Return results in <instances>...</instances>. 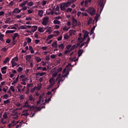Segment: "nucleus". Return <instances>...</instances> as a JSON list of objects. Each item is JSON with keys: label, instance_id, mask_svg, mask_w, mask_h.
Instances as JSON below:
<instances>
[{"label": "nucleus", "instance_id": "f257e3e1", "mask_svg": "<svg viewBox=\"0 0 128 128\" xmlns=\"http://www.w3.org/2000/svg\"><path fill=\"white\" fill-rule=\"evenodd\" d=\"M44 94H42L39 96V100L36 102V105L39 106L40 104H44V102L45 101L44 103H49L50 101V98H48V100L46 98H44Z\"/></svg>", "mask_w": 128, "mask_h": 128}, {"label": "nucleus", "instance_id": "f03ea898", "mask_svg": "<svg viewBox=\"0 0 128 128\" xmlns=\"http://www.w3.org/2000/svg\"><path fill=\"white\" fill-rule=\"evenodd\" d=\"M71 4V2H68L60 4V10L62 11H64L66 9V8L69 7Z\"/></svg>", "mask_w": 128, "mask_h": 128}, {"label": "nucleus", "instance_id": "7ed1b4c3", "mask_svg": "<svg viewBox=\"0 0 128 128\" xmlns=\"http://www.w3.org/2000/svg\"><path fill=\"white\" fill-rule=\"evenodd\" d=\"M71 70L70 68H68L67 70L66 68H64L63 70V74H62V77L68 78V76L69 75V72H70Z\"/></svg>", "mask_w": 128, "mask_h": 128}, {"label": "nucleus", "instance_id": "20e7f679", "mask_svg": "<svg viewBox=\"0 0 128 128\" xmlns=\"http://www.w3.org/2000/svg\"><path fill=\"white\" fill-rule=\"evenodd\" d=\"M88 12L91 16L96 14V10L94 8L90 7L87 10Z\"/></svg>", "mask_w": 128, "mask_h": 128}, {"label": "nucleus", "instance_id": "39448f33", "mask_svg": "<svg viewBox=\"0 0 128 128\" xmlns=\"http://www.w3.org/2000/svg\"><path fill=\"white\" fill-rule=\"evenodd\" d=\"M25 88H26L25 86L23 87L20 84H18V86H16V88L18 90V92H20L21 90H22V91H24Z\"/></svg>", "mask_w": 128, "mask_h": 128}, {"label": "nucleus", "instance_id": "423d86ee", "mask_svg": "<svg viewBox=\"0 0 128 128\" xmlns=\"http://www.w3.org/2000/svg\"><path fill=\"white\" fill-rule=\"evenodd\" d=\"M24 106L25 108H30L31 110H33L34 109V106H31L30 105L28 104V100H26L25 102H24Z\"/></svg>", "mask_w": 128, "mask_h": 128}, {"label": "nucleus", "instance_id": "0eeeda50", "mask_svg": "<svg viewBox=\"0 0 128 128\" xmlns=\"http://www.w3.org/2000/svg\"><path fill=\"white\" fill-rule=\"evenodd\" d=\"M49 22V17H44L42 22L43 26H48Z\"/></svg>", "mask_w": 128, "mask_h": 128}, {"label": "nucleus", "instance_id": "6e6552de", "mask_svg": "<svg viewBox=\"0 0 128 128\" xmlns=\"http://www.w3.org/2000/svg\"><path fill=\"white\" fill-rule=\"evenodd\" d=\"M98 4L100 6V13L102 12V10H104V0H100L98 1Z\"/></svg>", "mask_w": 128, "mask_h": 128}, {"label": "nucleus", "instance_id": "1a4fd4ad", "mask_svg": "<svg viewBox=\"0 0 128 128\" xmlns=\"http://www.w3.org/2000/svg\"><path fill=\"white\" fill-rule=\"evenodd\" d=\"M72 28H74V26H78V20L74 18V17L72 18Z\"/></svg>", "mask_w": 128, "mask_h": 128}, {"label": "nucleus", "instance_id": "9d476101", "mask_svg": "<svg viewBox=\"0 0 128 128\" xmlns=\"http://www.w3.org/2000/svg\"><path fill=\"white\" fill-rule=\"evenodd\" d=\"M49 82L50 86H53L55 84V80L54 78H50Z\"/></svg>", "mask_w": 128, "mask_h": 128}, {"label": "nucleus", "instance_id": "9b49d317", "mask_svg": "<svg viewBox=\"0 0 128 128\" xmlns=\"http://www.w3.org/2000/svg\"><path fill=\"white\" fill-rule=\"evenodd\" d=\"M7 66H3L1 68V72L3 74H5L6 73Z\"/></svg>", "mask_w": 128, "mask_h": 128}, {"label": "nucleus", "instance_id": "f8f14e48", "mask_svg": "<svg viewBox=\"0 0 128 128\" xmlns=\"http://www.w3.org/2000/svg\"><path fill=\"white\" fill-rule=\"evenodd\" d=\"M28 101L34 102H35V98L32 95H30L28 96Z\"/></svg>", "mask_w": 128, "mask_h": 128}, {"label": "nucleus", "instance_id": "ddd939ff", "mask_svg": "<svg viewBox=\"0 0 128 128\" xmlns=\"http://www.w3.org/2000/svg\"><path fill=\"white\" fill-rule=\"evenodd\" d=\"M52 48H58V42L57 41L54 42L52 44Z\"/></svg>", "mask_w": 128, "mask_h": 128}, {"label": "nucleus", "instance_id": "4468645a", "mask_svg": "<svg viewBox=\"0 0 128 128\" xmlns=\"http://www.w3.org/2000/svg\"><path fill=\"white\" fill-rule=\"evenodd\" d=\"M22 10L18 8H16L12 11V13L19 14L21 12Z\"/></svg>", "mask_w": 128, "mask_h": 128}, {"label": "nucleus", "instance_id": "2eb2a0df", "mask_svg": "<svg viewBox=\"0 0 128 128\" xmlns=\"http://www.w3.org/2000/svg\"><path fill=\"white\" fill-rule=\"evenodd\" d=\"M78 40H79L80 42H82L84 40H85L84 39V38L82 37V33H80L79 34V37L78 38Z\"/></svg>", "mask_w": 128, "mask_h": 128}, {"label": "nucleus", "instance_id": "dca6fc26", "mask_svg": "<svg viewBox=\"0 0 128 128\" xmlns=\"http://www.w3.org/2000/svg\"><path fill=\"white\" fill-rule=\"evenodd\" d=\"M66 78V76H63L62 75L58 78V84H60V82H63L64 80L62 78Z\"/></svg>", "mask_w": 128, "mask_h": 128}, {"label": "nucleus", "instance_id": "f3484780", "mask_svg": "<svg viewBox=\"0 0 128 128\" xmlns=\"http://www.w3.org/2000/svg\"><path fill=\"white\" fill-rule=\"evenodd\" d=\"M32 57L30 55H27L26 56V60L27 62H30Z\"/></svg>", "mask_w": 128, "mask_h": 128}, {"label": "nucleus", "instance_id": "a211bd4d", "mask_svg": "<svg viewBox=\"0 0 128 128\" xmlns=\"http://www.w3.org/2000/svg\"><path fill=\"white\" fill-rule=\"evenodd\" d=\"M19 80V75H18V76L16 77V80H14L13 82L12 83V85H14L16 84Z\"/></svg>", "mask_w": 128, "mask_h": 128}, {"label": "nucleus", "instance_id": "6ab92c4d", "mask_svg": "<svg viewBox=\"0 0 128 128\" xmlns=\"http://www.w3.org/2000/svg\"><path fill=\"white\" fill-rule=\"evenodd\" d=\"M28 2V0H26L24 2H23L22 3L19 4V6L20 7H23V6H24L26 5V4Z\"/></svg>", "mask_w": 128, "mask_h": 128}, {"label": "nucleus", "instance_id": "aec40b11", "mask_svg": "<svg viewBox=\"0 0 128 128\" xmlns=\"http://www.w3.org/2000/svg\"><path fill=\"white\" fill-rule=\"evenodd\" d=\"M9 62H10V58L7 57V58H6L5 60L3 62L2 64H8Z\"/></svg>", "mask_w": 128, "mask_h": 128}, {"label": "nucleus", "instance_id": "412c9836", "mask_svg": "<svg viewBox=\"0 0 128 128\" xmlns=\"http://www.w3.org/2000/svg\"><path fill=\"white\" fill-rule=\"evenodd\" d=\"M44 13V12L43 10H39L38 11V15L39 16H40L41 18L43 16Z\"/></svg>", "mask_w": 128, "mask_h": 128}, {"label": "nucleus", "instance_id": "4be33fe9", "mask_svg": "<svg viewBox=\"0 0 128 128\" xmlns=\"http://www.w3.org/2000/svg\"><path fill=\"white\" fill-rule=\"evenodd\" d=\"M38 28L37 26H32V32H36V30H38Z\"/></svg>", "mask_w": 128, "mask_h": 128}, {"label": "nucleus", "instance_id": "5701e85b", "mask_svg": "<svg viewBox=\"0 0 128 128\" xmlns=\"http://www.w3.org/2000/svg\"><path fill=\"white\" fill-rule=\"evenodd\" d=\"M4 34H1V33H0V40L1 42H4Z\"/></svg>", "mask_w": 128, "mask_h": 128}, {"label": "nucleus", "instance_id": "b1692460", "mask_svg": "<svg viewBox=\"0 0 128 128\" xmlns=\"http://www.w3.org/2000/svg\"><path fill=\"white\" fill-rule=\"evenodd\" d=\"M100 15H98V14H96V16H95L94 20H93L94 22V20H96V22H97L98 20V16Z\"/></svg>", "mask_w": 128, "mask_h": 128}, {"label": "nucleus", "instance_id": "393cba45", "mask_svg": "<svg viewBox=\"0 0 128 128\" xmlns=\"http://www.w3.org/2000/svg\"><path fill=\"white\" fill-rule=\"evenodd\" d=\"M54 36H55L54 34L49 35L46 38V40H51V38H52Z\"/></svg>", "mask_w": 128, "mask_h": 128}, {"label": "nucleus", "instance_id": "a878e982", "mask_svg": "<svg viewBox=\"0 0 128 128\" xmlns=\"http://www.w3.org/2000/svg\"><path fill=\"white\" fill-rule=\"evenodd\" d=\"M11 64H12V68H14L16 66H18V63H16V62H13V61H11Z\"/></svg>", "mask_w": 128, "mask_h": 128}, {"label": "nucleus", "instance_id": "bb28decb", "mask_svg": "<svg viewBox=\"0 0 128 128\" xmlns=\"http://www.w3.org/2000/svg\"><path fill=\"white\" fill-rule=\"evenodd\" d=\"M18 57L17 56L13 58L11 60V62H18Z\"/></svg>", "mask_w": 128, "mask_h": 128}, {"label": "nucleus", "instance_id": "cd10ccee", "mask_svg": "<svg viewBox=\"0 0 128 128\" xmlns=\"http://www.w3.org/2000/svg\"><path fill=\"white\" fill-rule=\"evenodd\" d=\"M10 103V100L9 99L4 100V105L8 104Z\"/></svg>", "mask_w": 128, "mask_h": 128}, {"label": "nucleus", "instance_id": "c85d7f7f", "mask_svg": "<svg viewBox=\"0 0 128 128\" xmlns=\"http://www.w3.org/2000/svg\"><path fill=\"white\" fill-rule=\"evenodd\" d=\"M36 60L37 62H42V58L39 56L36 57Z\"/></svg>", "mask_w": 128, "mask_h": 128}, {"label": "nucleus", "instance_id": "c756f323", "mask_svg": "<svg viewBox=\"0 0 128 128\" xmlns=\"http://www.w3.org/2000/svg\"><path fill=\"white\" fill-rule=\"evenodd\" d=\"M54 24H60L61 22L58 20H54Z\"/></svg>", "mask_w": 128, "mask_h": 128}, {"label": "nucleus", "instance_id": "7c9ffc66", "mask_svg": "<svg viewBox=\"0 0 128 128\" xmlns=\"http://www.w3.org/2000/svg\"><path fill=\"white\" fill-rule=\"evenodd\" d=\"M90 37H88L87 39V40L86 42H85V44H86V46H88V42H90Z\"/></svg>", "mask_w": 128, "mask_h": 128}, {"label": "nucleus", "instance_id": "2f4dec72", "mask_svg": "<svg viewBox=\"0 0 128 128\" xmlns=\"http://www.w3.org/2000/svg\"><path fill=\"white\" fill-rule=\"evenodd\" d=\"M42 87V84H37V89L38 90H41Z\"/></svg>", "mask_w": 128, "mask_h": 128}, {"label": "nucleus", "instance_id": "473e14b6", "mask_svg": "<svg viewBox=\"0 0 128 128\" xmlns=\"http://www.w3.org/2000/svg\"><path fill=\"white\" fill-rule=\"evenodd\" d=\"M58 48H62V50H64V44H60L58 46Z\"/></svg>", "mask_w": 128, "mask_h": 128}, {"label": "nucleus", "instance_id": "72a5a7b5", "mask_svg": "<svg viewBox=\"0 0 128 128\" xmlns=\"http://www.w3.org/2000/svg\"><path fill=\"white\" fill-rule=\"evenodd\" d=\"M26 4H27V5L29 6H32L34 5V2L32 1L27 2Z\"/></svg>", "mask_w": 128, "mask_h": 128}, {"label": "nucleus", "instance_id": "f704fd0d", "mask_svg": "<svg viewBox=\"0 0 128 128\" xmlns=\"http://www.w3.org/2000/svg\"><path fill=\"white\" fill-rule=\"evenodd\" d=\"M14 2H15V0L10 1V2L8 4V6H13V4H14Z\"/></svg>", "mask_w": 128, "mask_h": 128}, {"label": "nucleus", "instance_id": "c9c22d12", "mask_svg": "<svg viewBox=\"0 0 128 128\" xmlns=\"http://www.w3.org/2000/svg\"><path fill=\"white\" fill-rule=\"evenodd\" d=\"M38 30L40 32H44V29L43 28H42V27H39L38 28Z\"/></svg>", "mask_w": 128, "mask_h": 128}, {"label": "nucleus", "instance_id": "e433bc0d", "mask_svg": "<svg viewBox=\"0 0 128 128\" xmlns=\"http://www.w3.org/2000/svg\"><path fill=\"white\" fill-rule=\"evenodd\" d=\"M18 36V33H15L13 36H12V40H16L17 36Z\"/></svg>", "mask_w": 128, "mask_h": 128}, {"label": "nucleus", "instance_id": "4c0bfd02", "mask_svg": "<svg viewBox=\"0 0 128 128\" xmlns=\"http://www.w3.org/2000/svg\"><path fill=\"white\" fill-rule=\"evenodd\" d=\"M88 34L89 33H87V32L84 33V40H86V38L88 36Z\"/></svg>", "mask_w": 128, "mask_h": 128}, {"label": "nucleus", "instance_id": "58836bf2", "mask_svg": "<svg viewBox=\"0 0 128 128\" xmlns=\"http://www.w3.org/2000/svg\"><path fill=\"white\" fill-rule=\"evenodd\" d=\"M4 100H7L9 98L8 95V94H5L3 96Z\"/></svg>", "mask_w": 128, "mask_h": 128}, {"label": "nucleus", "instance_id": "ea45409f", "mask_svg": "<svg viewBox=\"0 0 128 128\" xmlns=\"http://www.w3.org/2000/svg\"><path fill=\"white\" fill-rule=\"evenodd\" d=\"M70 38V36L67 34L64 35V40H68V38Z\"/></svg>", "mask_w": 128, "mask_h": 128}, {"label": "nucleus", "instance_id": "a19ab883", "mask_svg": "<svg viewBox=\"0 0 128 128\" xmlns=\"http://www.w3.org/2000/svg\"><path fill=\"white\" fill-rule=\"evenodd\" d=\"M2 116H3V118H4V119H7V118H8V114H7L6 112H5V113Z\"/></svg>", "mask_w": 128, "mask_h": 128}, {"label": "nucleus", "instance_id": "79ce46f5", "mask_svg": "<svg viewBox=\"0 0 128 128\" xmlns=\"http://www.w3.org/2000/svg\"><path fill=\"white\" fill-rule=\"evenodd\" d=\"M82 50H80L78 51V57L80 56H82Z\"/></svg>", "mask_w": 128, "mask_h": 128}, {"label": "nucleus", "instance_id": "37998d69", "mask_svg": "<svg viewBox=\"0 0 128 128\" xmlns=\"http://www.w3.org/2000/svg\"><path fill=\"white\" fill-rule=\"evenodd\" d=\"M62 70V68H58V70H56V72L58 74V72H61Z\"/></svg>", "mask_w": 128, "mask_h": 128}, {"label": "nucleus", "instance_id": "c03bdc74", "mask_svg": "<svg viewBox=\"0 0 128 128\" xmlns=\"http://www.w3.org/2000/svg\"><path fill=\"white\" fill-rule=\"evenodd\" d=\"M45 60H46V61H50V55L46 56V58H45Z\"/></svg>", "mask_w": 128, "mask_h": 128}, {"label": "nucleus", "instance_id": "a18cd8bd", "mask_svg": "<svg viewBox=\"0 0 128 128\" xmlns=\"http://www.w3.org/2000/svg\"><path fill=\"white\" fill-rule=\"evenodd\" d=\"M22 70H23V68L22 67L20 66L18 68V72H21Z\"/></svg>", "mask_w": 128, "mask_h": 128}, {"label": "nucleus", "instance_id": "49530a36", "mask_svg": "<svg viewBox=\"0 0 128 128\" xmlns=\"http://www.w3.org/2000/svg\"><path fill=\"white\" fill-rule=\"evenodd\" d=\"M0 122L2 124H6V121H4V118H2L0 120Z\"/></svg>", "mask_w": 128, "mask_h": 128}, {"label": "nucleus", "instance_id": "de8ad7c7", "mask_svg": "<svg viewBox=\"0 0 128 128\" xmlns=\"http://www.w3.org/2000/svg\"><path fill=\"white\" fill-rule=\"evenodd\" d=\"M58 74V73L56 72H54L52 74V77L56 78V77L57 76Z\"/></svg>", "mask_w": 128, "mask_h": 128}, {"label": "nucleus", "instance_id": "09e8293b", "mask_svg": "<svg viewBox=\"0 0 128 128\" xmlns=\"http://www.w3.org/2000/svg\"><path fill=\"white\" fill-rule=\"evenodd\" d=\"M1 50L4 52H6L8 50V48H6V47H4L3 48H2L1 49Z\"/></svg>", "mask_w": 128, "mask_h": 128}, {"label": "nucleus", "instance_id": "8fccbe9b", "mask_svg": "<svg viewBox=\"0 0 128 128\" xmlns=\"http://www.w3.org/2000/svg\"><path fill=\"white\" fill-rule=\"evenodd\" d=\"M72 10V8H68V9L66 10V12H71Z\"/></svg>", "mask_w": 128, "mask_h": 128}, {"label": "nucleus", "instance_id": "3c124183", "mask_svg": "<svg viewBox=\"0 0 128 128\" xmlns=\"http://www.w3.org/2000/svg\"><path fill=\"white\" fill-rule=\"evenodd\" d=\"M32 86H33L32 84H27V88H32Z\"/></svg>", "mask_w": 128, "mask_h": 128}, {"label": "nucleus", "instance_id": "603ef678", "mask_svg": "<svg viewBox=\"0 0 128 128\" xmlns=\"http://www.w3.org/2000/svg\"><path fill=\"white\" fill-rule=\"evenodd\" d=\"M10 90L12 92H15V89H14V86H10Z\"/></svg>", "mask_w": 128, "mask_h": 128}, {"label": "nucleus", "instance_id": "864d4df0", "mask_svg": "<svg viewBox=\"0 0 128 128\" xmlns=\"http://www.w3.org/2000/svg\"><path fill=\"white\" fill-rule=\"evenodd\" d=\"M28 9V8L26 6H24L21 8V10H26Z\"/></svg>", "mask_w": 128, "mask_h": 128}, {"label": "nucleus", "instance_id": "5fc2aeb1", "mask_svg": "<svg viewBox=\"0 0 128 128\" xmlns=\"http://www.w3.org/2000/svg\"><path fill=\"white\" fill-rule=\"evenodd\" d=\"M32 42V39L30 38H27V42L28 44H30Z\"/></svg>", "mask_w": 128, "mask_h": 128}, {"label": "nucleus", "instance_id": "6e6d98bb", "mask_svg": "<svg viewBox=\"0 0 128 128\" xmlns=\"http://www.w3.org/2000/svg\"><path fill=\"white\" fill-rule=\"evenodd\" d=\"M46 74V72H40V76H45Z\"/></svg>", "mask_w": 128, "mask_h": 128}, {"label": "nucleus", "instance_id": "4d7b16f0", "mask_svg": "<svg viewBox=\"0 0 128 128\" xmlns=\"http://www.w3.org/2000/svg\"><path fill=\"white\" fill-rule=\"evenodd\" d=\"M20 30H26V27L22 25V26H21L20 28Z\"/></svg>", "mask_w": 128, "mask_h": 128}, {"label": "nucleus", "instance_id": "13d9d810", "mask_svg": "<svg viewBox=\"0 0 128 128\" xmlns=\"http://www.w3.org/2000/svg\"><path fill=\"white\" fill-rule=\"evenodd\" d=\"M34 12L33 10H28V14H32Z\"/></svg>", "mask_w": 128, "mask_h": 128}, {"label": "nucleus", "instance_id": "bf43d9fd", "mask_svg": "<svg viewBox=\"0 0 128 128\" xmlns=\"http://www.w3.org/2000/svg\"><path fill=\"white\" fill-rule=\"evenodd\" d=\"M16 42H17V40H12V44L13 46H14V44H16Z\"/></svg>", "mask_w": 128, "mask_h": 128}, {"label": "nucleus", "instance_id": "052dcab7", "mask_svg": "<svg viewBox=\"0 0 128 128\" xmlns=\"http://www.w3.org/2000/svg\"><path fill=\"white\" fill-rule=\"evenodd\" d=\"M50 58L52 59H56V54H52L50 56Z\"/></svg>", "mask_w": 128, "mask_h": 128}, {"label": "nucleus", "instance_id": "680f3d73", "mask_svg": "<svg viewBox=\"0 0 128 128\" xmlns=\"http://www.w3.org/2000/svg\"><path fill=\"white\" fill-rule=\"evenodd\" d=\"M60 10V8L59 6H58V5H57V6H56V9H55L56 11H59Z\"/></svg>", "mask_w": 128, "mask_h": 128}, {"label": "nucleus", "instance_id": "e2e57ef3", "mask_svg": "<svg viewBox=\"0 0 128 128\" xmlns=\"http://www.w3.org/2000/svg\"><path fill=\"white\" fill-rule=\"evenodd\" d=\"M96 30V26H94L90 30V32H94V31Z\"/></svg>", "mask_w": 128, "mask_h": 128}, {"label": "nucleus", "instance_id": "0e129e2a", "mask_svg": "<svg viewBox=\"0 0 128 128\" xmlns=\"http://www.w3.org/2000/svg\"><path fill=\"white\" fill-rule=\"evenodd\" d=\"M81 14L83 16H88V14H86V12H82L81 13Z\"/></svg>", "mask_w": 128, "mask_h": 128}, {"label": "nucleus", "instance_id": "69168bd1", "mask_svg": "<svg viewBox=\"0 0 128 128\" xmlns=\"http://www.w3.org/2000/svg\"><path fill=\"white\" fill-rule=\"evenodd\" d=\"M92 18H90L89 20H88V24H90V22H92Z\"/></svg>", "mask_w": 128, "mask_h": 128}, {"label": "nucleus", "instance_id": "338daca9", "mask_svg": "<svg viewBox=\"0 0 128 128\" xmlns=\"http://www.w3.org/2000/svg\"><path fill=\"white\" fill-rule=\"evenodd\" d=\"M62 40V36H60V37H58V38H57V40L58 41H60L61 40Z\"/></svg>", "mask_w": 128, "mask_h": 128}, {"label": "nucleus", "instance_id": "774afa93", "mask_svg": "<svg viewBox=\"0 0 128 128\" xmlns=\"http://www.w3.org/2000/svg\"><path fill=\"white\" fill-rule=\"evenodd\" d=\"M22 16V15H20V14L16 15V18H21Z\"/></svg>", "mask_w": 128, "mask_h": 128}]
</instances>
